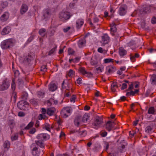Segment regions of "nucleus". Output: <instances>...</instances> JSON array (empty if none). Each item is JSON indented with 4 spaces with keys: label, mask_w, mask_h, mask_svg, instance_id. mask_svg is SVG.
<instances>
[{
    "label": "nucleus",
    "mask_w": 156,
    "mask_h": 156,
    "mask_svg": "<svg viewBox=\"0 0 156 156\" xmlns=\"http://www.w3.org/2000/svg\"><path fill=\"white\" fill-rule=\"evenodd\" d=\"M9 87V80L5 79L3 82L2 85H0V90L3 91L7 89Z\"/></svg>",
    "instance_id": "4"
},
{
    "label": "nucleus",
    "mask_w": 156,
    "mask_h": 156,
    "mask_svg": "<svg viewBox=\"0 0 156 156\" xmlns=\"http://www.w3.org/2000/svg\"><path fill=\"white\" fill-rule=\"evenodd\" d=\"M70 29V28L69 27H68L66 29H64V31L65 32H66L68 31Z\"/></svg>",
    "instance_id": "59"
},
{
    "label": "nucleus",
    "mask_w": 156,
    "mask_h": 156,
    "mask_svg": "<svg viewBox=\"0 0 156 156\" xmlns=\"http://www.w3.org/2000/svg\"><path fill=\"white\" fill-rule=\"evenodd\" d=\"M108 15V12L107 11H105L104 12V15L105 17H107Z\"/></svg>",
    "instance_id": "63"
},
{
    "label": "nucleus",
    "mask_w": 156,
    "mask_h": 156,
    "mask_svg": "<svg viewBox=\"0 0 156 156\" xmlns=\"http://www.w3.org/2000/svg\"><path fill=\"white\" fill-rule=\"evenodd\" d=\"M110 27L111 33L112 35H114V33H115L116 30L115 25V23H113L111 24Z\"/></svg>",
    "instance_id": "20"
},
{
    "label": "nucleus",
    "mask_w": 156,
    "mask_h": 156,
    "mask_svg": "<svg viewBox=\"0 0 156 156\" xmlns=\"http://www.w3.org/2000/svg\"><path fill=\"white\" fill-rule=\"evenodd\" d=\"M8 4L7 2H2L1 4V5L3 8H4L8 5Z\"/></svg>",
    "instance_id": "42"
},
{
    "label": "nucleus",
    "mask_w": 156,
    "mask_h": 156,
    "mask_svg": "<svg viewBox=\"0 0 156 156\" xmlns=\"http://www.w3.org/2000/svg\"><path fill=\"white\" fill-rule=\"evenodd\" d=\"M90 108V107L89 106H86L85 107L84 109L85 110H89Z\"/></svg>",
    "instance_id": "60"
},
{
    "label": "nucleus",
    "mask_w": 156,
    "mask_h": 156,
    "mask_svg": "<svg viewBox=\"0 0 156 156\" xmlns=\"http://www.w3.org/2000/svg\"><path fill=\"white\" fill-rule=\"evenodd\" d=\"M36 143L38 146L41 148H43L44 147V144L42 141H37L36 142Z\"/></svg>",
    "instance_id": "29"
},
{
    "label": "nucleus",
    "mask_w": 156,
    "mask_h": 156,
    "mask_svg": "<svg viewBox=\"0 0 156 156\" xmlns=\"http://www.w3.org/2000/svg\"><path fill=\"white\" fill-rule=\"evenodd\" d=\"M3 146L5 151L8 150L10 147V143L8 141H5Z\"/></svg>",
    "instance_id": "26"
},
{
    "label": "nucleus",
    "mask_w": 156,
    "mask_h": 156,
    "mask_svg": "<svg viewBox=\"0 0 156 156\" xmlns=\"http://www.w3.org/2000/svg\"><path fill=\"white\" fill-rule=\"evenodd\" d=\"M89 116L88 114H85L83 118V121L84 122H86L89 119Z\"/></svg>",
    "instance_id": "28"
},
{
    "label": "nucleus",
    "mask_w": 156,
    "mask_h": 156,
    "mask_svg": "<svg viewBox=\"0 0 156 156\" xmlns=\"http://www.w3.org/2000/svg\"><path fill=\"white\" fill-rule=\"evenodd\" d=\"M101 135L103 137H105L107 135V133L106 132L104 131L101 133Z\"/></svg>",
    "instance_id": "47"
},
{
    "label": "nucleus",
    "mask_w": 156,
    "mask_h": 156,
    "mask_svg": "<svg viewBox=\"0 0 156 156\" xmlns=\"http://www.w3.org/2000/svg\"><path fill=\"white\" fill-rule=\"evenodd\" d=\"M111 90L112 92H115L116 90V89L117 88L116 83H112L111 86Z\"/></svg>",
    "instance_id": "27"
},
{
    "label": "nucleus",
    "mask_w": 156,
    "mask_h": 156,
    "mask_svg": "<svg viewBox=\"0 0 156 156\" xmlns=\"http://www.w3.org/2000/svg\"><path fill=\"white\" fill-rule=\"evenodd\" d=\"M38 97L40 98H42L44 97V93L41 91H38L37 92Z\"/></svg>",
    "instance_id": "34"
},
{
    "label": "nucleus",
    "mask_w": 156,
    "mask_h": 156,
    "mask_svg": "<svg viewBox=\"0 0 156 156\" xmlns=\"http://www.w3.org/2000/svg\"><path fill=\"white\" fill-rule=\"evenodd\" d=\"M138 105V104L137 103H135L132 104L131 105V108L133 110L136 109V107Z\"/></svg>",
    "instance_id": "37"
},
{
    "label": "nucleus",
    "mask_w": 156,
    "mask_h": 156,
    "mask_svg": "<svg viewBox=\"0 0 156 156\" xmlns=\"http://www.w3.org/2000/svg\"><path fill=\"white\" fill-rule=\"evenodd\" d=\"M114 60L112 58H107L104 59V62L105 63L114 62Z\"/></svg>",
    "instance_id": "30"
},
{
    "label": "nucleus",
    "mask_w": 156,
    "mask_h": 156,
    "mask_svg": "<svg viewBox=\"0 0 156 156\" xmlns=\"http://www.w3.org/2000/svg\"><path fill=\"white\" fill-rule=\"evenodd\" d=\"M13 96L11 97V99H13V101L15 102L16 101V92H14L12 94Z\"/></svg>",
    "instance_id": "41"
},
{
    "label": "nucleus",
    "mask_w": 156,
    "mask_h": 156,
    "mask_svg": "<svg viewBox=\"0 0 156 156\" xmlns=\"http://www.w3.org/2000/svg\"><path fill=\"white\" fill-rule=\"evenodd\" d=\"M55 51V48H53L51 49L49 51V55H50L51 54H52Z\"/></svg>",
    "instance_id": "52"
},
{
    "label": "nucleus",
    "mask_w": 156,
    "mask_h": 156,
    "mask_svg": "<svg viewBox=\"0 0 156 156\" xmlns=\"http://www.w3.org/2000/svg\"><path fill=\"white\" fill-rule=\"evenodd\" d=\"M32 153L33 155L34 156H38L40 154V152L38 150L37 147H35L32 150Z\"/></svg>",
    "instance_id": "22"
},
{
    "label": "nucleus",
    "mask_w": 156,
    "mask_h": 156,
    "mask_svg": "<svg viewBox=\"0 0 156 156\" xmlns=\"http://www.w3.org/2000/svg\"><path fill=\"white\" fill-rule=\"evenodd\" d=\"M101 121H99L98 119H97L94 123V128L98 129V127L100 126L101 124Z\"/></svg>",
    "instance_id": "25"
},
{
    "label": "nucleus",
    "mask_w": 156,
    "mask_h": 156,
    "mask_svg": "<svg viewBox=\"0 0 156 156\" xmlns=\"http://www.w3.org/2000/svg\"><path fill=\"white\" fill-rule=\"evenodd\" d=\"M109 41V37L106 34H105L102 37V42L103 44H107Z\"/></svg>",
    "instance_id": "11"
},
{
    "label": "nucleus",
    "mask_w": 156,
    "mask_h": 156,
    "mask_svg": "<svg viewBox=\"0 0 156 156\" xmlns=\"http://www.w3.org/2000/svg\"><path fill=\"white\" fill-rule=\"evenodd\" d=\"M55 111V109L54 108H51L47 109V113L49 115H53Z\"/></svg>",
    "instance_id": "17"
},
{
    "label": "nucleus",
    "mask_w": 156,
    "mask_h": 156,
    "mask_svg": "<svg viewBox=\"0 0 156 156\" xmlns=\"http://www.w3.org/2000/svg\"><path fill=\"white\" fill-rule=\"evenodd\" d=\"M57 84L54 81L51 82L49 85L48 89L50 91H55L57 89Z\"/></svg>",
    "instance_id": "8"
},
{
    "label": "nucleus",
    "mask_w": 156,
    "mask_h": 156,
    "mask_svg": "<svg viewBox=\"0 0 156 156\" xmlns=\"http://www.w3.org/2000/svg\"><path fill=\"white\" fill-rule=\"evenodd\" d=\"M65 134L64 133L62 132H61V133H60V137H64L65 136Z\"/></svg>",
    "instance_id": "57"
},
{
    "label": "nucleus",
    "mask_w": 156,
    "mask_h": 156,
    "mask_svg": "<svg viewBox=\"0 0 156 156\" xmlns=\"http://www.w3.org/2000/svg\"><path fill=\"white\" fill-rule=\"evenodd\" d=\"M37 139L42 140H46L49 138L48 135L47 134L42 133L39 134L37 136Z\"/></svg>",
    "instance_id": "9"
},
{
    "label": "nucleus",
    "mask_w": 156,
    "mask_h": 156,
    "mask_svg": "<svg viewBox=\"0 0 156 156\" xmlns=\"http://www.w3.org/2000/svg\"><path fill=\"white\" fill-rule=\"evenodd\" d=\"M151 23L153 24L156 23V18L155 17H153L151 20Z\"/></svg>",
    "instance_id": "50"
},
{
    "label": "nucleus",
    "mask_w": 156,
    "mask_h": 156,
    "mask_svg": "<svg viewBox=\"0 0 156 156\" xmlns=\"http://www.w3.org/2000/svg\"><path fill=\"white\" fill-rule=\"evenodd\" d=\"M114 123L110 122H108L106 125V128L108 131H111L113 127Z\"/></svg>",
    "instance_id": "12"
},
{
    "label": "nucleus",
    "mask_w": 156,
    "mask_h": 156,
    "mask_svg": "<svg viewBox=\"0 0 156 156\" xmlns=\"http://www.w3.org/2000/svg\"><path fill=\"white\" fill-rule=\"evenodd\" d=\"M76 83L78 84H80L82 83V80L81 78L79 77L76 80Z\"/></svg>",
    "instance_id": "40"
},
{
    "label": "nucleus",
    "mask_w": 156,
    "mask_h": 156,
    "mask_svg": "<svg viewBox=\"0 0 156 156\" xmlns=\"http://www.w3.org/2000/svg\"><path fill=\"white\" fill-rule=\"evenodd\" d=\"M74 72L72 69H70L68 73V75L70 77H72L74 74Z\"/></svg>",
    "instance_id": "39"
},
{
    "label": "nucleus",
    "mask_w": 156,
    "mask_h": 156,
    "mask_svg": "<svg viewBox=\"0 0 156 156\" xmlns=\"http://www.w3.org/2000/svg\"><path fill=\"white\" fill-rule=\"evenodd\" d=\"M36 130L34 128L32 129L29 131V133L30 134H33L35 132Z\"/></svg>",
    "instance_id": "49"
},
{
    "label": "nucleus",
    "mask_w": 156,
    "mask_h": 156,
    "mask_svg": "<svg viewBox=\"0 0 156 156\" xmlns=\"http://www.w3.org/2000/svg\"><path fill=\"white\" fill-rule=\"evenodd\" d=\"M72 110L70 107H66L63 108L61 112V114L63 117L66 118L70 115Z\"/></svg>",
    "instance_id": "3"
},
{
    "label": "nucleus",
    "mask_w": 156,
    "mask_h": 156,
    "mask_svg": "<svg viewBox=\"0 0 156 156\" xmlns=\"http://www.w3.org/2000/svg\"><path fill=\"white\" fill-rule=\"evenodd\" d=\"M84 23L83 21V19H78L76 22V26L77 28H79Z\"/></svg>",
    "instance_id": "18"
},
{
    "label": "nucleus",
    "mask_w": 156,
    "mask_h": 156,
    "mask_svg": "<svg viewBox=\"0 0 156 156\" xmlns=\"http://www.w3.org/2000/svg\"><path fill=\"white\" fill-rule=\"evenodd\" d=\"M74 123L75 125L77 126H78L79 124V122H78V120L76 119H75V120H74Z\"/></svg>",
    "instance_id": "56"
},
{
    "label": "nucleus",
    "mask_w": 156,
    "mask_h": 156,
    "mask_svg": "<svg viewBox=\"0 0 156 156\" xmlns=\"http://www.w3.org/2000/svg\"><path fill=\"white\" fill-rule=\"evenodd\" d=\"M34 123L32 122H30L28 125L25 128V129H29L33 125Z\"/></svg>",
    "instance_id": "38"
},
{
    "label": "nucleus",
    "mask_w": 156,
    "mask_h": 156,
    "mask_svg": "<svg viewBox=\"0 0 156 156\" xmlns=\"http://www.w3.org/2000/svg\"><path fill=\"white\" fill-rule=\"evenodd\" d=\"M117 73L118 74L120 75L122 74V72L121 71L120 69L119 70L117 71Z\"/></svg>",
    "instance_id": "64"
},
{
    "label": "nucleus",
    "mask_w": 156,
    "mask_h": 156,
    "mask_svg": "<svg viewBox=\"0 0 156 156\" xmlns=\"http://www.w3.org/2000/svg\"><path fill=\"white\" fill-rule=\"evenodd\" d=\"M18 134H15L13 136H12L11 139L12 140H16L18 138Z\"/></svg>",
    "instance_id": "46"
},
{
    "label": "nucleus",
    "mask_w": 156,
    "mask_h": 156,
    "mask_svg": "<svg viewBox=\"0 0 156 156\" xmlns=\"http://www.w3.org/2000/svg\"><path fill=\"white\" fill-rule=\"evenodd\" d=\"M15 83H14L13 81H12V83L11 85V88L12 90H14L15 89Z\"/></svg>",
    "instance_id": "51"
},
{
    "label": "nucleus",
    "mask_w": 156,
    "mask_h": 156,
    "mask_svg": "<svg viewBox=\"0 0 156 156\" xmlns=\"http://www.w3.org/2000/svg\"><path fill=\"white\" fill-rule=\"evenodd\" d=\"M45 118V116L44 115L40 114L38 116V119L39 120H42L44 119Z\"/></svg>",
    "instance_id": "43"
},
{
    "label": "nucleus",
    "mask_w": 156,
    "mask_h": 156,
    "mask_svg": "<svg viewBox=\"0 0 156 156\" xmlns=\"http://www.w3.org/2000/svg\"><path fill=\"white\" fill-rule=\"evenodd\" d=\"M27 6L25 4H23L20 9V13L22 14H23L27 11Z\"/></svg>",
    "instance_id": "19"
},
{
    "label": "nucleus",
    "mask_w": 156,
    "mask_h": 156,
    "mask_svg": "<svg viewBox=\"0 0 156 156\" xmlns=\"http://www.w3.org/2000/svg\"><path fill=\"white\" fill-rule=\"evenodd\" d=\"M86 36H84L83 39H81L79 40L78 42V45L79 47L82 48L84 46L85 44V37Z\"/></svg>",
    "instance_id": "16"
},
{
    "label": "nucleus",
    "mask_w": 156,
    "mask_h": 156,
    "mask_svg": "<svg viewBox=\"0 0 156 156\" xmlns=\"http://www.w3.org/2000/svg\"><path fill=\"white\" fill-rule=\"evenodd\" d=\"M33 39V36H31L28 39V41L29 42H30Z\"/></svg>",
    "instance_id": "61"
},
{
    "label": "nucleus",
    "mask_w": 156,
    "mask_h": 156,
    "mask_svg": "<svg viewBox=\"0 0 156 156\" xmlns=\"http://www.w3.org/2000/svg\"><path fill=\"white\" fill-rule=\"evenodd\" d=\"M41 110H42V114H44V115L45 114L46 112H47V111H46V109H44V108H42Z\"/></svg>",
    "instance_id": "55"
},
{
    "label": "nucleus",
    "mask_w": 156,
    "mask_h": 156,
    "mask_svg": "<svg viewBox=\"0 0 156 156\" xmlns=\"http://www.w3.org/2000/svg\"><path fill=\"white\" fill-rule=\"evenodd\" d=\"M71 16L70 13L65 11H63L59 15V17L63 21L69 19Z\"/></svg>",
    "instance_id": "2"
},
{
    "label": "nucleus",
    "mask_w": 156,
    "mask_h": 156,
    "mask_svg": "<svg viewBox=\"0 0 156 156\" xmlns=\"http://www.w3.org/2000/svg\"><path fill=\"white\" fill-rule=\"evenodd\" d=\"M9 13L8 12H5L1 17V20L2 22L6 21L9 17Z\"/></svg>",
    "instance_id": "13"
},
{
    "label": "nucleus",
    "mask_w": 156,
    "mask_h": 156,
    "mask_svg": "<svg viewBox=\"0 0 156 156\" xmlns=\"http://www.w3.org/2000/svg\"><path fill=\"white\" fill-rule=\"evenodd\" d=\"M44 127L46 130L49 131H50L51 128H52L51 125L48 123L45 124Z\"/></svg>",
    "instance_id": "33"
},
{
    "label": "nucleus",
    "mask_w": 156,
    "mask_h": 156,
    "mask_svg": "<svg viewBox=\"0 0 156 156\" xmlns=\"http://www.w3.org/2000/svg\"><path fill=\"white\" fill-rule=\"evenodd\" d=\"M79 72L83 75L87 77H91L92 76V74L90 72H87L84 68L80 67L78 69Z\"/></svg>",
    "instance_id": "6"
},
{
    "label": "nucleus",
    "mask_w": 156,
    "mask_h": 156,
    "mask_svg": "<svg viewBox=\"0 0 156 156\" xmlns=\"http://www.w3.org/2000/svg\"><path fill=\"white\" fill-rule=\"evenodd\" d=\"M126 69V67L125 66L121 67L120 68V70L122 72L124 71Z\"/></svg>",
    "instance_id": "53"
},
{
    "label": "nucleus",
    "mask_w": 156,
    "mask_h": 156,
    "mask_svg": "<svg viewBox=\"0 0 156 156\" xmlns=\"http://www.w3.org/2000/svg\"><path fill=\"white\" fill-rule=\"evenodd\" d=\"M106 71L109 73H112L116 70V68L115 67L109 66H108L106 69Z\"/></svg>",
    "instance_id": "15"
},
{
    "label": "nucleus",
    "mask_w": 156,
    "mask_h": 156,
    "mask_svg": "<svg viewBox=\"0 0 156 156\" xmlns=\"http://www.w3.org/2000/svg\"><path fill=\"white\" fill-rule=\"evenodd\" d=\"M130 59L132 62H134L136 61V58L135 57L134 55H130Z\"/></svg>",
    "instance_id": "44"
},
{
    "label": "nucleus",
    "mask_w": 156,
    "mask_h": 156,
    "mask_svg": "<svg viewBox=\"0 0 156 156\" xmlns=\"http://www.w3.org/2000/svg\"><path fill=\"white\" fill-rule=\"evenodd\" d=\"M154 109L153 107H150L148 110V113L149 114H154Z\"/></svg>",
    "instance_id": "31"
},
{
    "label": "nucleus",
    "mask_w": 156,
    "mask_h": 156,
    "mask_svg": "<svg viewBox=\"0 0 156 156\" xmlns=\"http://www.w3.org/2000/svg\"><path fill=\"white\" fill-rule=\"evenodd\" d=\"M3 105V101L2 99L0 98V108H2Z\"/></svg>",
    "instance_id": "54"
},
{
    "label": "nucleus",
    "mask_w": 156,
    "mask_h": 156,
    "mask_svg": "<svg viewBox=\"0 0 156 156\" xmlns=\"http://www.w3.org/2000/svg\"><path fill=\"white\" fill-rule=\"evenodd\" d=\"M18 115L19 116L22 117L24 116L25 114L23 112H20L18 113Z\"/></svg>",
    "instance_id": "48"
},
{
    "label": "nucleus",
    "mask_w": 156,
    "mask_h": 156,
    "mask_svg": "<svg viewBox=\"0 0 156 156\" xmlns=\"http://www.w3.org/2000/svg\"><path fill=\"white\" fill-rule=\"evenodd\" d=\"M76 99V96L74 95H73L70 98L71 102L72 103H74L75 101V100Z\"/></svg>",
    "instance_id": "36"
},
{
    "label": "nucleus",
    "mask_w": 156,
    "mask_h": 156,
    "mask_svg": "<svg viewBox=\"0 0 156 156\" xmlns=\"http://www.w3.org/2000/svg\"><path fill=\"white\" fill-rule=\"evenodd\" d=\"M10 31V27H7L4 28L2 31L1 34L2 35H5L8 34Z\"/></svg>",
    "instance_id": "21"
},
{
    "label": "nucleus",
    "mask_w": 156,
    "mask_h": 156,
    "mask_svg": "<svg viewBox=\"0 0 156 156\" xmlns=\"http://www.w3.org/2000/svg\"><path fill=\"white\" fill-rule=\"evenodd\" d=\"M29 105L27 102L23 101H20L17 104V106L21 110H25L26 107H28Z\"/></svg>",
    "instance_id": "5"
},
{
    "label": "nucleus",
    "mask_w": 156,
    "mask_h": 156,
    "mask_svg": "<svg viewBox=\"0 0 156 156\" xmlns=\"http://www.w3.org/2000/svg\"><path fill=\"white\" fill-rule=\"evenodd\" d=\"M151 83L153 85H156V75H152L151 78Z\"/></svg>",
    "instance_id": "24"
},
{
    "label": "nucleus",
    "mask_w": 156,
    "mask_h": 156,
    "mask_svg": "<svg viewBox=\"0 0 156 156\" xmlns=\"http://www.w3.org/2000/svg\"><path fill=\"white\" fill-rule=\"evenodd\" d=\"M45 30L44 29H40L39 31V34L42 36H44L45 34Z\"/></svg>",
    "instance_id": "32"
},
{
    "label": "nucleus",
    "mask_w": 156,
    "mask_h": 156,
    "mask_svg": "<svg viewBox=\"0 0 156 156\" xmlns=\"http://www.w3.org/2000/svg\"><path fill=\"white\" fill-rule=\"evenodd\" d=\"M126 6L124 5L122 6L119 10V13L121 16H123L125 14L126 12Z\"/></svg>",
    "instance_id": "10"
},
{
    "label": "nucleus",
    "mask_w": 156,
    "mask_h": 156,
    "mask_svg": "<svg viewBox=\"0 0 156 156\" xmlns=\"http://www.w3.org/2000/svg\"><path fill=\"white\" fill-rule=\"evenodd\" d=\"M74 51L73 49L69 48L68 49V53L69 55H71L73 53Z\"/></svg>",
    "instance_id": "45"
},
{
    "label": "nucleus",
    "mask_w": 156,
    "mask_h": 156,
    "mask_svg": "<svg viewBox=\"0 0 156 156\" xmlns=\"http://www.w3.org/2000/svg\"><path fill=\"white\" fill-rule=\"evenodd\" d=\"M138 123V121L136 120L135 121H134L133 122V125L134 126H136Z\"/></svg>",
    "instance_id": "62"
},
{
    "label": "nucleus",
    "mask_w": 156,
    "mask_h": 156,
    "mask_svg": "<svg viewBox=\"0 0 156 156\" xmlns=\"http://www.w3.org/2000/svg\"><path fill=\"white\" fill-rule=\"evenodd\" d=\"M98 51L101 53H103L104 54L106 53L107 52V51L103 50L102 48H99L98 49Z\"/></svg>",
    "instance_id": "35"
},
{
    "label": "nucleus",
    "mask_w": 156,
    "mask_h": 156,
    "mask_svg": "<svg viewBox=\"0 0 156 156\" xmlns=\"http://www.w3.org/2000/svg\"><path fill=\"white\" fill-rule=\"evenodd\" d=\"M10 39L5 40L3 41L1 44V47L3 49H6L9 47Z\"/></svg>",
    "instance_id": "7"
},
{
    "label": "nucleus",
    "mask_w": 156,
    "mask_h": 156,
    "mask_svg": "<svg viewBox=\"0 0 156 156\" xmlns=\"http://www.w3.org/2000/svg\"><path fill=\"white\" fill-rule=\"evenodd\" d=\"M128 86L129 87L127 90V92L126 93L127 95L133 96L138 93L139 87L138 82H125L122 84L121 89L122 90H124L126 89Z\"/></svg>",
    "instance_id": "1"
},
{
    "label": "nucleus",
    "mask_w": 156,
    "mask_h": 156,
    "mask_svg": "<svg viewBox=\"0 0 156 156\" xmlns=\"http://www.w3.org/2000/svg\"><path fill=\"white\" fill-rule=\"evenodd\" d=\"M119 53L120 56L123 57L126 54L127 51L123 48L120 47L119 48Z\"/></svg>",
    "instance_id": "14"
},
{
    "label": "nucleus",
    "mask_w": 156,
    "mask_h": 156,
    "mask_svg": "<svg viewBox=\"0 0 156 156\" xmlns=\"http://www.w3.org/2000/svg\"><path fill=\"white\" fill-rule=\"evenodd\" d=\"M120 99L122 101H124L126 100V98L125 96H122L121 97Z\"/></svg>",
    "instance_id": "58"
},
{
    "label": "nucleus",
    "mask_w": 156,
    "mask_h": 156,
    "mask_svg": "<svg viewBox=\"0 0 156 156\" xmlns=\"http://www.w3.org/2000/svg\"><path fill=\"white\" fill-rule=\"evenodd\" d=\"M57 103V101L55 100L53 98H51L47 101V104L48 106H50L52 104H56Z\"/></svg>",
    "instance_id": "23"
}]
</instances>
